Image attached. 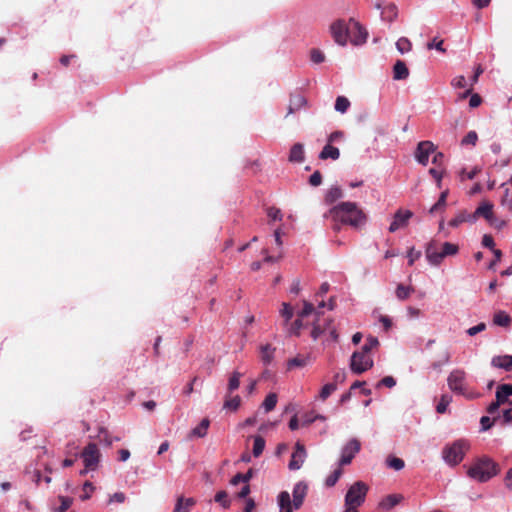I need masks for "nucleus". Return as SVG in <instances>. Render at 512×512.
Returning <instances> with one entry per match:
<instances>
[{
    "mask_svg": "<svg viewBox=\"0 0 512 512\" xmlns=\"http://www.w3.org/2000/svg\"><path fill=\"white\" fill-rule=\"evenodd\" d=\"M310 59L313 63L320 64L325 60V55L321 50L313 48L310 51Z\"/></svg>",
    "mask_w": 512,
    "mask_h": 512,
    "instance_id": "nucleus-51",
    "label": "nucleus"
},
{
    "mask_svg": "<svg viewBox=\"0 0 512 512\" xmlns=\"http://www.w3.org/2000/svg\"><path fill=\"white\" fill-rule=\"evenodd\" d=\"M413 212L410 210L399 209L395 212L393 220L389 226V232L394 233L397 230L404 228L408 225L409 220L412 218Z\"/></svg>",
    "mask_w": 512,
    "mask_h": 512,
    "instance_id": "nucleus-13",
    "label": "nucleus"
},
{
    "mask_svg": "<svg viewBox=\"0 0 512 512\" xmlns=\"http://www.w3.org/2000/svg\"><path fill=\"white\" fill-rule=\"evenodd\" d=\"M449 388L456 393L465 394L466 392V373L463 370H453L447 379Z\"/></svg>",
    "mask_w": 512,
    "mask_h": 512,
    "instance_id": "nucleus-9",
    "label": "nucleus"
},
{
    "mask_svg": "<svg viewBox=\"0 0 512 512\" xmlns=\"http://www.w3.org/2000/svg\"><path fill=\"white\" fill-rule=\"evenodd\" d=\"M209 425L210 421L208 418L202 419L200 424L191 430L190 436L200 438L204 437L207 434Z\"/></svg>",
    "mask_w": 512,
    "mask_h": 512,
    "instance_id": "nucleus-30",
    "label": "nucleus"
},
{
    "mask_svg": "<svg viewBox=\"0 0 512 512\" xmlns=\"http://www.w3.org/2000/svg\"><path fill=\"white\" fill-rule=\"evenodd\" d=\"M195 500L193 498H184L183 496L178 497L175 508L180 507L179 512H189L190 508L195 505Z\"/></svg>",
    "mask_w": 512,
    "mask_h": 512,
    "instance_id": "nucleus-34",
    "label": "nucleus"
},
{
    "mask_svg": "<svg viewBox=\"0 0 512 512\" xmlns=\"http://www.w3.org/2000/svg\"><path fill=\"white\" fill-rule=\"evenodd\" d=\"M470 444L467 440L459 439L451 445L446 446L443 450L444 460L452 466L458 465L469 450Z\"/></svg>",
    "mask_w": 512,
    "mask_h": 512,
    "instance_id": "nucleus-4",
    "label": "nucleus"
},
{
    "mask_svg": "<svg viewBox=\"0 0 512 512\" xmlns=\"http://www.w3.org/2000/svg\"><path fill=\"white\" fill-rule=\"evenodd\" d=\"M315 312V307L312 303L304 301L303 309L298 312L297 319L293 322L290 328V333L296 336L300 335V330L308 326L305 319Z\"/></svg>",
    "mask_w": 512,
    "mask_h": 512,
    "instance_id": "nucleus-7",
    "label": "nucleus"
},
{
    "mask_svg": "<svg viewBox=\"0 0 512 512\" xmlns=\"http://www.w3.org/2000/svg\"><path fill=\"white\" fill-rule=\"evenodd\" d=\"M275 348H272L270 344L261 346V360L264 364H269L274 355Z\"/></svg>",
    "mask_w": 512,
    "mask_h": 512,
    "instance_id": "nucleus-38",
    "label": "nucleus"
},
{
    "mask_svg": "<svg viewBox=\"0 0 512 512\" xmlns=\"http://www.w3.org/2000/svg\"><path fill=\"white\" fill-rule=\"evenodd\" d=\"M369 487L363 481H356L347 490L344 498V506L358 509L364 502Z\"/></svg>",
    "mask_w": 512,
    "mask_h": 512,
    "instance_id": "nucleus-3",
    "label": "nucleus"
},
{
    "mask_svg": "<svg viewBox=\"0 0 512 512\" xmlns=\"http://www.w3.org/2000/svg\"><path fill=\"white\" fill-rule=\"evenodd\" d=\"M426 258L432 265H439L443 261V252L437 242L432 241L427 245Z\"/></svg>",
    "mask_w": 512,
    "mask_h": 512,
    "instance_id": "nucleus-17",
    "label": "nucleus"
},
{
    "mask_svg": "<svg viewBox=\"0 0 512 512\" xmlns=\"http://www.w3.org/2000/svg\"><path fill=\"white\" fill-rule=\"evenodd\" d=\"M396 385V380L392 376H385L382 378V380L378 383L379 386H385L388 388H392Z\"/></svg>",
    "mask_w": 512,
    "mask_h": 512,
    "instance_id": "nucleus-61",
    "label": "nucleus"
},
{
    "mask_svg": "<svg viewBox=\"0 0 512 512\" xmlns=\"http://www.w3.org/2000/svg\"><path fill=\"white\" fill-rule=\"evenodd\" d=\"M351 27L350 20L348 22L343 19L334 21L330 26V32L334 41L341 46H345L349 39Z\"/></svg>",
    "mask_w": 512,
    "mask_h": 512,
    "instance_id": "nucleus-5",
    "label": "nucleus"
},
{
    "mask_svg": "<svg viewBox=\"0 0 512 512\" xmlns=\"http://www.w3.org/2000/svg\"><path fill=\"white\" fill-rule=\"evenodd\" d=\"M277 404V395L275 393H269L264 399L262 406L266 412L272 411Z\"/></svg>",
    "mask_w": 512,
    "mask_h": 512,
    "instance_id": "nucleus-39",
    "label": "nucleus"
},
{
    "mask_svg": "<svg viewBox=\"0 0 512 512\" xmlns=\"http://www.w3.org/2000/svg\"><path fill=\"white\" fill-rule=\"evenodd\" d=\"M472 214H468L466 211H460L453 219L449 221V226L458 227L460 224L464 222H472L471 218Z\"/></svg>",
    "mask_w": 512,
    "mask_h": 512,
    "instance_id": "nucleus-33",
    "label": "nucleus"
},
{
    "mask_svg": "<svg viewBox=\"0 0 512 512\" xmlns=\"http://www.w3.org/2000/svg\"><path fill=\"white\" fill-rule=\"evenodd\" d=\"M350 25L352 26L349 34L350 42L355 46L366 43L368 38V31L366 28L354 18H350Z\"/></svg>",
    "mask_w": 512,
    "mask_h": 512,
    "instance_id": "nucleus-10",
    "label": "nucleus"
},
{
    "mask_svg": "<svg viewBox=\"0 0 512 512\" xmlns=\"http://www.w3.org/2000/svg\"><path fill=\"white\" fill-rule=\"evenodd\" d=\"M267 215L271 220H282V213L280 209L275 207H270L267 210Z\"/></svg>",
    "mask_w": 512,
    "mask_h": 512,
    "instance_id": "nucleus-60",
    "label": "nucleus"
},
{
    "mask_svg": "<svg viewBox=\"0 0 512 512\" xmlns=\"http://www.w3.org/2000/svg\"><path fill=\"white\" fill-rule=\"evenodd\" d=\"M265 448V439L261 436L254 437L253 455L259 457Z\"/></svg>",
    "mask_w": 512,
    "mask_h": 512,
    "instance_id": "nucleus-42",
    "label": "nucleus"
},
{
    "mask_svg": "<svg viewBox=\"0 0 512 512\" xmlns=\"http://www.w3.org/2000/svg\"><path fill=\"white\" fill-rule=\"evenodd\" d=\"M350 107V101L344 96H338L335 102V110L340 113H345Z\"/></svg>",
    "mask_w": 512,
    "mask_h": 512,
    "instance_id": "nucleus-43",
    "label": "nucleus"
},
{
    "mask_svg": "<svg viewBox=\"0 0 512 512\" xmlns=\"http://www.w3.org/2000/svg\"><path fill=\"white\" fill-rule=\"evenodd\" d=\"M335 390L336 385L334 383H328L322 387L319 393V398L322 401H325Z\"/></svg>",
    "mask_w": 512,
    "mask_h": 512,
    "instance_id": "nucleus-46",
    "label": "nucleus"
},
{
    "mask_svg": "<svg viewBox=\"0 0 512 512\" xmlns=\"http://www.w3.org/2000/svg\"><path fill=\"white\" fill-rule=\"evenodd\" d=\"M482 245L486 248H489L493 251L494 248V239L491 235L485 234L482 238Z\"/></svg>",
    "mask_w": 512,
    "mask_h": 512,
    "instance_id": "nucleus-64",
    "label": "nucleus"
},
{
    "mask_svg": "<svg viewBox=\"0 0 512 512\" xmlns=\"http://www.w3.org/2000/svg\"><path fill=\"white\" fill-rule=\"evenodd\" d=\"M242 377V373L238 371H234L228 381L227 390L228 394H231L235 390H237L240 386V378Z\"/></svg>",
    "mask_w": 512,
    "mask_h": 512,
    "instance_id": "nucleus-35",
    "label": "nucleus"
},
{
    "mask_svg": "<svg viewBox=\"0 0 512 512\" xmlns=\"http://www.w3.org/2000/svg\"><path fill=\"white\" fill-rule=\"evenodd\" d=\"M483 217L486 220L490 221L493 217V204L490 202H483L481 203L475 212L471 215V218L473 221H475L477 218Z\"/></svg>",
    "mask_w": 512,
    "mask_h": 512,
    "instance_id": "nucleus-18",
    "label": "nucleus"
},
{
    "mask_svg": "<svg viewBox=\"0 0 512 512\" xmlns=\"http://www.w3.org/2000/svg\"><path fill=\"white\" fill-rule=\"evenodd\" d=\"M491 365L505 371H512V355L494 356L491 360Z\"/></svg>",
    "mask_w": 512,
    "mask_h": 512,
    "instance_id": "nucleus-20",
    "label": "nucleus"
},
{
    "mask_svg": "<svg viewBox=\"0 0 512 512\" xmlns=\"http://www.w3.org/2000/svg\"><path fill=\"white\" fill-rule=\"evenodd\" d=\"M413 292H414L413 287L399 284L396 288L395 294L399 300L404 301V300L408 299Z\"/></svg>",
    "mask_w": 512,
    "mask_h": 512,
    "instance_id": "nucleus-37",
    "label": "nucleus"
},
{
    "mask_svg": "<svg viewBox=\"0 0 512 512\" xmlns=\"http://www.w3.org/2000/svg\"><path fill=\"white\" fill-rule=\"evenodd\" d=\"M444 41L442 39H438L437 37L433 38L431 42L427 43V49H436L437 51L441 53H445L446 50L443 47Z\"/></svg>",
    "mask_w": 512,
    "mask_h": 512,
    "instance_id": "nucleus-50",
    "label": "nucleus"
},
{
    "mask_svg": "<svg viewBox=\"0 0 512 512\" xmlns=\"http://www.w3.org/2000/svg\"><path fill=\"white\" fill-rule=\"evenodd\" d=\"M402 499L403 497L399 494L387 495L380 501L379 507L384 510H390L399 504Z\"/></svg>",
    "mask_w": 512,
    "mask_h": 512,
    "instance_id": "nucleus-25",
    "label": "nucleus"
},
{
    "mask_svg": "<svg viewBox=\"0 0 512 512\" xmlns=\"http://www.w3.org/2000/svg\"><path fill=\"white\" fill-rule=\"evenodd\" d=\"M311 361L310 355H297L294 358H291L288 360L287 365L288 368H295V367H304L308 365Z\"/></svg>",
    "mask_w": 512,
    "mask_h": 512,
    "instance_id": "nucleus-29",
    "label": "nucleus"
},
{
    "mask_svg": "<svg viewBox=\"0 0 512 512\" xmlns=\"http://www.w3.org/2000/svg\"><path fill=\"white\" fill-rule=\"evenodd\" d=\"M215 501L217 503H219L224 508H228L230 506V501L228 500V494L224 490L216 493Z\"/></svg>",
    "mask_w": 512,
    "mask_h": 512,
    "instance_id": "nucleus-49",
    "label": "nucleus"
},
{
    "mask_svg": "<svg viewBox=\"0 0 512 512\" xmlns=\"http://www.w3.org/2000/svg\"><path fill=\"white\" fill-rule=\"evenodd\" d=\"M430 175L436 180L437 186L440 188L442 183L443 173L438 169L431 168L429 170Z\"/></svg>",
    "mask_w": 512,
    "mask_h": 512,
    "instance_id": "nucleus-63",
    "label": "nucleus"
},
{
    "mask_svg": "<svg viewBox=\"0 0 512 512\" xmlns=\"http://www.w3.org/2000/svg\"><path fill=\"white\" fill-rule=\"evenodd\" d=\"M340 157V151L337 147H334L331 145V143H327L322 151L320 152L319 154V158L321 160H327V159H332V160H337L339 159Z\"/></svg>",
    "mask_w": 512,
    "mask_h": 512,
    "instance_id": "nucleus-24",
    "label": "nucleus"
},
{
    "mask_svg": "<svg viewBox=\"0 0 512 512\" xmlns=\"http://www.w3.org/2000/svg\"><path fill=\"white\" fill-rule=\"evenodd\" d=\"M387 465L394 470H401L404 467V461L398 457H389Z\"/></svg>",
    "mask_w": 512,
    "mask_h": 512,
    "instance_id": "nucleus-52",
    "label": "nucleus"
},
{
    "mask_svg": "<svg viewBox=\"0 0 512 512\" xmlns=\"http://www.w3.org/2000/svg\"><path fill=\"white\" fill-rule=\"evenodd\" d=\"M98 438L100 442L105 443L107 446H111L113 443V438L109 435L105 428H100Z\"/></svg>",
    "mask_w": 512,
    "mask_h": 512,
    "instance_id": "nucleus-55",
    "label": "nucleus"
},
{
    "mask_svg": "<svg viewBox=\"0 0 512 512\" xmlns=\"http://www.w3.org/2000/svg\"><path fill=\"white\" fill-rule=\"evenodd\" d=\"M314 320L312 322V330H311V337L316 340L321 335L325 334L327 332L328 327L331 326L333 323V320L331 318H321V313L315 309V312H313Z\"/></svg>",
    "mask_w": 512,
    "mask_h": 512,
    "instance_id": "nucleus-11",
    "label": "nucleus"
},
{
    "mask_svg": "<svg viewBox=\"0 0 512 512\" xmlns=\"http://www.w3.org/2000/svg\"><path fill=\"white\" fill-rule=\"evenodd\" d=\"M441 251L443 252V257L445 258L449 255H455L458 252V246L450 242H445L441 244Z\"/></svg>",
    "mask_w": 512,
    "mask_h": 512,
    "instance_id": "nucleus-45",
    "label": "nucleus"
},
{
    "mask_svg": "<svg viewBox=\"0 0 512 512\" xmlns=\"http://www.w3.org/2000/svg\"><path fill=\"white\" fill-rule=\"evenodd\" d=\"M472 93V88L466 90L462 95H461V98H466L467 96L471 95L470 97V100H469V106L471 108H476L478 107L481 102H482V98L479 94H471Z\"/></svg>",
    "mask_w": 512,
    "mask_h": 512,
    "instance_id": "nucleus-40",
    "label": "nucleus"
},
{
    "mask_svg": "<svg viewBox=\"0 0 512 512\" xmlns=\"http://www.w3.org/2000/svg\"><path fill=\"white\" fill-rule=\"evenodd\" d=\"M396 47L400 53H406L409 52L412 48V44L410 40L406 37H401L396 42Z\"/></svg>",
    "mask_w": 512,
    "mask_h": 512,
    "instance_id": "nucleus-44",
    "label": "nucleus"
},
{
    "mask_svg": "<svg viewBox=\"0 0 512 512\" xmlns=\"http://www.w3.org/2000/svg\"><path fill=\"white\" fill-rule=\"evenodd\" d=\"M324 216H331L334 221L353 227L362 225L366 220L364 212L354 202H341L332 207Z\"/></svg>",
    "mask_w": 512,
    "mask_h": 512,
    "instance_id": "nucleus-1",
    "label": "nucleus"
},
{
    "mask_svg": "<svg viewBox=\"0 0 512 512\" xmlns=\"http://www.w3.org/2000/svg\"><path fill=\"white\" fill-rule=\"evenodd\" d=\"M478 140V135L475 131H470L467 135L462 139V145H475Z\"/></svg>",
    "mask_w": 512,
    "mask_h": 512,
    "instance_id": "nucleus-56",
    "label": "nucleus"
},
{
    "mask_svg": "<svg viewBox=\"0 0 512 512\" xmlns=\"http://www.w3.org/2000/svg\"><path fill=\"white\" fill-rule=\"evenodd\" d=\"M509 396H512V384H501L497 387L496 398L498 402L506 403Z\"/></svg>",
    "mask_w": 512,
    "mask_h": 512,
    "instance_id": "nucleus-27",
    "label": "nucleus"
},
{
    "mask_svg": "<svg viewBox=\"0 0 512 512\" xmlns=\"http://www.w3.org/2000/svg\"><path fill=\"white\" fill-rule=\"evenodd\" d=\"M493 322L495 325L507 327L511 322V317L504 311H498L494 314Z\"/></svg>",
    "mask_w": 512,
    "mask_h": 512,
    "instance_id": "nucleus-36",
    "label": "nucleus"
},
{
    "mask_svg": "<svg viewBox=\"0 0 512 512\" xmlns=\"http://www.w3.org/2000/svg\"><path fill=\"white\" fill-rule=\"evenodd\" d=\"M435 150L436 147L431 141H421L417 145L415 157L420 164L426 166L428 163L429 155L434 153Z\"/></svg>",
    "mask_w": 512,
    "mask_h": 512,
    "instance_id": "nucleus-14",
    "label": "nucleus"
},
{
    "mask_svg": "<svg viewBox=\"0 0 512 512\" xmlns=\"http://www.w3.org/2000/svg\"><path fill=\"white\" fill-rule=\"evenodd\" d=\"M499 473V465L487 456L476 459L467 469V475L478 482H487Z\"/></svg>",
    "mask_w": 512,
    "mask_h": 512,
    "instance_id": "nucleus-2",
    "label": "nucleus"
},
{
    "mask_svg": "<svg viewBox=\"0 0 512 512\" xmlns=\"http://www.w3.org/2000/svg\"><path fill=\"white\" fill-rule=\"evenodd\" d=\"M280 314L283 318H285V321L288 322L293 317V308L290 306V304L283 303Z\"/></svg>",
    "mask_w": 512,
    "mask_h": 512,
    "instance_id": "nucleus-57",
    "label": "nucleus"
},
{
    "mask_svg": "<svg viewBox=\"0 0 512 512\" xmlns=\"http://www.w3.org/2000/svg\"><path fill=\"white\" fill-rule=\"evenodd\" d=\"M306 456H307V453H306L305 446L302 443L297 442L295 444V450L291 455V459H290V462L288 465L289 469L290 470L300 469L306 459Z\"/></svg>",
    "mask_w": 512,
    "mask_h": 512,
    "instance_id": "nucleus-15",
    "label": "nucleus"
},
{
    "mask_svg": "<svg viewBox=\"0 0 512 512\" xmlns=\"http://www.w3.org/2000/svg\"><path fill=\"white\" fill-rule=\"evenodd\" d=\"M409 76V70L402 60H397L393 66V79L394 80H405Z\"/></svg>",
    "mask_w": 512,
    "mask_h": 512,
    "instance_id": "nucleus-22",
    "label": "nucleus"
},
{
    "mask_svg": "<svg viewBox=\"0 0 512 512\" xmlns=\"http://www.w3.org/2000/svg\"><path fill=\"white\" fill-rule=\"evenodd\" d=\"M316 420H317V416H315L314 412L305 413L302 416V425H304V426L310 425L311 423H313Z\"/></svg>",
    "mask_w": 512,
    "mask_h": 512,
    "instance_id": "nucleus-62",
    "label": "nucleus"
},
{
    "mask_svg": "<svg viewBox=\"0 0 512 512\" xmlns=\"http://www.w3.org/2000/svg\"><path fill=\"white\" fill-rule=\"evenodd\" d=\"M450 402H451V397L449 395H442L439 403L436 406V411L439 414L445 413Z\"/></svg>",
    "mask_w": 512,
    "mask_h": 512,
    "instance_id": "nucleus-48",
    "label": "nucleus"
},
{
    "mask_svg": "<svg viewBox=\"0 0 512 512\" xmlns=\"http://www.w3.org/2000/svg\"><path fill=\"white\" fill-rule=\"evenodd\" d=\"M479 169L477 167L473 168L471 171L467 172L466 169H462L459 173L461 181H465V179H474V177L479 173Z\"/></svg>",
    "mask_w": 512,
    "mask_h": 512,
    "instance_id": "nucleus-58",
    "label": "nucleus"
},
{
    "mask_svg": "<svg viewBox=\"0 0 512 512\" xmlns=\"http://www.w3.org/2000/svg\"><path fill=\"white\" fill-rule=\"evenodd\" d=\"M81 458L83 460L86 469L96 470L100 461V451L95 443H89L81 452Z\"/></svg>",
    "mask_w": 512,
    "mask_h": 512,
    "instance_id": "nucleus-8",
    "label": "nucleus"
},
{
    "mask_svg": "<svg viewBox=\"0 0 512 512\" xmlns=\"http://www.w3.org/2000/svg\"><path fill=\"white\" fill-rule=\"evenodd\" d=\"M304 146L301 143H295L289 153V161L293 163H302L304 161Z\"/></svg>",
    "mask_w": 512,
    "mask_h": 512,
    "instance_id": "nucleus-23",
    "label": "nucleus"
},
{
    "mask_svg": "<svg viewBox=\"0 0 512 512\" xmlns=\"http://www.w3.org/2000/svg\"><path fill=\"white\" fill-rule=\"evenodd\" d=\"M58 500L60 501V506L57 509V512H66L72 505L73 499L67 496H58Z\"/></svg>",
    "mask_w": 512,
    "mask_h": 512,
    "instance_id": "nucleus-47",
    "label": "nucleus"
},
{
    "mask_svg": "<svg viewBox=\"0 0 512 512\" xmlns=\"http://www.w3.org/2000/svg\"><path fill=\"white\" fill-rule=\"evenodd\" d=\"M373 366V359L370 354L356 351L351 356L350 367L356 374H361Z\"/></svg>",
    "mask_w": 512,
    "mask_h": 512,
    "instance_id": "nucleus-6",
    "label": "nucleus"
},
{
    "mask_svg": "<svg viewBox=\"0 0 512 512\" xmlns=\"http://www.w3.org/2000/svg\"><path fill=\"white\" fill-rule=\"evenodd\" d=\"M342 196H343L342 189L338 186H333L327 191V193L325 195V202L327 204H332L335 201H337L338 199L342 198Z\"/></svg>",
    "mask_w": 512,
    "mask_h": 512,
    "instance_id": "nucleus-31",
    "label": "nucleus"
},
{
    "mask_svg": "<svg viewBox=\"0 0 512 512\" xmlns=\"http://www.w3.org/2000/svg\"><path fill=\"white\" fill-rule=\"evenodd\" d=\"M342 468L339 466L337 469H335L325 480V485L327 487H333L339 478L342 476Z\"/></svg>",
    "mask_w": 512,
    "mask_h": 512,
    "instance_id": "nucleus-41",
    "label": "nucleus"
},
{
    "mask_svg": "<svg viewBox=\"0 0 512 512\" xmlns=\"http://www.w3.org/2000/svg\"><path fill=\"white\" fill-rule=\"evenodd\" d=\"M379 344L378 339L375 337H369L366 343L362 346L361 350L364 353L370 354V351Z\"/></svg>",
    "mask_w": 512,
    "mask_h": 512,
    "instance_id": "nucleus-53",
    "label": "nucleus"
},
{
    "mask_svg": "<svg viewBox=\"0 0 512 512\" xmlns=\"http://www.w3.org/2000/svg\"><path fill=\"white\" fill-rule=\"evenodd\" d=\"M398 16V9L395 4H388L382 8L381 17L387 22L394 21Z\"/></svg>",
    "mask_w": 512,
    "mask_h": 512,
    "instance_id": "nucleus-28",
    "label": "nucleus"
},
{
    "mask_svg": "<svg viewBox=\"0 0 512 512\" xmlns=\"http://www.w3.org/2000/svg\"><path fill=\"white\" fill-rule=\"evenodd\" d=\"M308 493V485L304 481L297 482L292 491L293 507L298 510L302 507Z\"/></svg>",
    "mask_w": 512,
    "mask_h": 512,
    "instance_id": "nucleus-16",
    "label": "nucleus"
},
{
    "mask_svg": "<svg viewBox=\"0 0 512 512\" xmlns=\"http://www.w3.org/2000/svg\"><path fill=\"white\" fill-rule=\"evenodd\" d=\"M448 194L449 191L447 189L440 194L437 202L429 209V214L434 215L445 210Z\"/></svg>",
    "mask_w": 512,
    "mask_h": 512,
    "instance_id": "nucleus-26",
    "label": "nucleus"
},
{
    "mask_svg": "<svg viewBox=\"0 0 512 512\" xmlns=\"http://www.w3.org/2000/svg\"><path fill=\"white\" fill-rule=\"evenodd\" d=\"M94 489L95 488L93 484L89 481H86L83 485V494L80 495V499L82 501L88 500L91 497V494L93 493Z\"/></svg>",
    "mask_w": 512,
    "mask_h": 512,
    "instance_id": "nucleus-54",
    "label": "nucleus"
},
{
    "mask_svg": "<svg viewBox=\"0 0 512 512\" xmlns=\"http://www.w3.org/2000/svg\"><path fill=\"white\" fill-rule=\"evenodd\" d=\"M277 500L280 508L279 512H293V500L291 499L290 494L287 491L280 492L277 497Z\"/></svg>",
    "mask_w": 512,
    "mask_h": 512,
    "instance_id": "nucleus-21",
    "label": "nucleus"
},
{
    "mask_svg": "<svg viewBox=\"0 0 512 512\" xmlns=\"http://www.w3.org/2000/svg\"><path fill=\"white\" fill-rule=\"evenodd\" d=\"M307 100L306 98L300 94L295 93L290 96L289 106H288V113L286 117L290 114H293L294 112L298 111L302 107L306 106Z\"/></svg>",
    "mask_w": 512,
    "mask_h": 512,
    "instance_id": "nucleus-19",
    "label": "nucleus"
},
{
    "mask_svg": "<svg viewBox=\"0 0 512 512\" xmlns=\"http://www.w3.org/2000/svg\"><path fill=\"white\" fill-rule=\"evenodd\" d=\"M322 183V175L320 171H315L310 177H309V184L311 186L317 187Z\"/></svg>",
    "mask_w": 512,
    "mask_h": 512,
    "instance_id": "nucleus-59",
    "label": "nucleus"
},
{
    "mask_svg": "<svg viewBox=\"0 0 512 512\" xmlns=\"http://www.w3.org/2000/svg\"><path fill=\"white\" fill-rule=\"evenodd\" d=\"M241 404V398L240 396L236 395L231 397L230 394L226 396L223 409L230 410V411H237Z\"/></svg>",
    "mask_w": 512,
    "mask_h": 512,
    "instance_id": "nucleus-32",
    "label": "nucleus"
},
{
    "mask_svg": "<svg viewBox=\"0 0 512 512\" xmlns=\"http://www.w3.org/2000/svg\"><path fill=\"white\" fill-rule=\"evenodd\" d=\"M360 448V442L357 439H351L342 449L339 466L350 464Z\"/></svg>",
    "mask_w": 512,
    "mask_h": 512,
    "instance_id": "nucleus-12",
    "label": "nucleus"
}]
</instances>
